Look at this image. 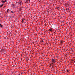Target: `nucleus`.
<instances>
[{
	"instance_id": "f257e3e1",
	"label": "nucleus",
	"mask_w": 75,
	"mask_h": 75,
	"mask_svg": "<svg viewBox=\"0 0 75 75\" xmlns=\"http://www.w3.org/2000/svg\"><path fill=\"white\" fill-rule=\"evenodd\" d=\"M56 60V59H52V62H55L56 61H55Z\"/></svg>"
},
{
	"instance_id": "f03ea898",
	"label": "nucleus",
	"mask_w": 75,
	"mask_h": 75,
	"mask_svg": "<svg viewBox=\"0 0 75 75\" xmlns=\"http://www.w3.org/2000/svg\"><path fill=\"white\" fill-rule=\"evenodd\" d=\"M49 31H50L52 32V29L51 28L49 29Z\"/></svg>"
},
{
	"instance_id": "7ed1b4c3",
	"label": "nucleus",
	"mask_w": 75,
	"mask_h": 75,
	"mask_svg": "<svg viewBox=\"0 0 75 75\" xmlns=\"http://www.w3.org/2000/svg\"><path fill=\"white\" fill-rule=\"evenodd\" d=\"M19 1H20V4H21V1H22L21 0H19Z\"/></svg>"
},
{
	"instance_id": "20e7f679",
	"label": "nucleus",
	"mask_w": 75,
	"mask_h": 75,
	"mask_svg": "<svg viewBox=\"0 0 75 75\" xmlns=\"http://www.w3.org/2000/svg\"><path fill=\"white\" fill-rule=\"evenodd\" d=\"M0 26L1 27H3V25L1 24L0 23Z\"/></svg>"
},
{
	"instance_id": "39448f33",
	"label": "nucleus",
	"mask_w": 75,
	"mask_h": 75,
	"mask_svg": "<svg viewBox=\"0 0 75 75\" xmlns=\"http://www.w3.org/2000/svg\"><path fill=\"white\" fill-rule=\"evenodd\" d=\"M24 19H22L21 22L22 23H23V21H24Z\"/></svg>"
},
{
	"instance_id": "423d86ee",
	"label": "nucleus",
	"mask_w": 75,
	"mask_h": 75,
	"mask_svg": "<svg viewBox=\"0 0 75 75\" xmlns=\"http://www.w3.org/2000/svg\"><path fill=\"white\" fill-rule=\"evenodd\" d=\"M4 5L3 4H2V5H1V6H0V7H3V6Z\"/></svg>"
},
{
	"instance_id": "0eeeda50",
	"label": "nucleus",
	"mask_w": 75,
	"mask_h": 75,
	"mask_svg": "<svg viewBox=\"0 0 75 75\" xmlns=\"http://www.w3.org/2000/svg\"><path fill=\"white\" fill-rule=\"evenodd\" d=\"M56 8L58 9V8H59V7H56Z\"/></svg>"
},
{
	"instance_id": "6e6552de",
	"label": "nucleus",
	"mask_w": 75,
	"mask_h": 75,
	"mask_svg": "<svg viewBox=\"0 0 75 75\" xmlns=\"http://www.w3.org/2000/svg\"><path fill=\"white\" fill-rule=\"evenodd\" d=\"M2 1V3H5L4 2V1Z\"/></svg>"
},
{
	"instance_id": "1a4fd4ad",
	"label": "nucleus",
	"mask_w": 75,
	"mask_h": 75,
	"mask_svg": "<svg viewBox=\"0 0 75 75\" xmlns=\"http://www.w3.org/2000/svg\"><path fill=\"white\" fill-rule=\"evenodd\" d=\"M12 5H13V6H15V4H12Z\"/></svg>"
},
{
	"instance_id": "9d476101",
	"label": "nucleus",
	"mask_w": 75,
	"mask_h": 75,
	"mask_svg": "<svg viewBox=\"0 0 75 75\" xmlns=\"http://www.w3.org/2000/svg\"><path fill=\"white\" fill-rule=\"evenodd\" d=\"M69 72V70H67V72Z\"/></svg>"
},
{
	"instance_id": "9b49d317",
	"label": "nucleus",
	"mask_w": 75,
	"mask_h": 75,
	"mask_svg": "<svg viewBox=\"0 0 75 75\" xmlns=\"http://www.w3.org/2000/svg\"><path fill=\"white\" fill-rule=\"evenodd\" d=\"M4 1L5 3V2H6V1H6V0Z\"/></svg>"
},
{
	"instance_id": "f8f14e48",
	"label": "nucleus",
	"mask_w": 75,
	"mask_h": 75,
	"mask_svg": "<svg viewBox=\"0 0 75 75\" xmlns=\"http://www.w3.org/2000/svg\"><path fill=\"white\" fill-rule=\"evenodd\" d=\"M11 13H13V11H11Z\"/></svg>"
},
{
	"instance_id": "ddd939ff",
	"label": "nucleus",
	"mask_w": 75,
	"mask_h": 75,
	"mask_svg": "<svg viewBox=\"0 0 75 75\" xmlns=\"http://www.w3.org/2000/svg\"><path fill=\"white\" fill-rule=\"evenodd\" d=\"M61 44H62V41L61 42Z\"/></svg>"
},
{
	"instance_id": "4468645a",
	"label": "nucleus",
	"mask_w": 75,
	"mask_h": 75,
	"mask_svg": "<svg viewBox=\"0 0 75 75\" xmlns=\"http://www.w3.org/2000/svg\"><path fill=\"white\" fill-rule=\"evenodd\" d=\"M12 17V16H11V17H10V18H11Z\"/></svg>"
},
{
	"instance_id": "2eb2a0df",
	"label": "nucleus",
	"mask_w": 75,
	"mask_h": 75,
	"mask_svg": "<svg viewBox=\"0 0 75 75\" xmlns=\"http://www.w3.org/2000/svg\"><path fill=\"white\" fill-rule=\"evenodd\" d=\"M42 42H43V40H42Z\"/></svg>"
},
{
	"instance_id": "dca6fc26",
	"label": "nucleus",
	"mask_w": 75,
	"mask_h": 75,
	"mask_svg": "<svg viewBox=\"0 0 75 75\" xmlns=\"http://www.w3.org/2000/svg\"><path fill=\"white\" fill-rule=\"evenodd\" d=\"M7 12H8V11H7Z\"/></svg>"
},
{
	"instance_id": "f3484780",
	"label": "nucleus",
	"mask_w": 75,
	"mask_h": 75,
	"mask_svg": "<svg viewBox=\"0 0 75 75\" xmlns=\"http://www.w3.org/2000/svg\"><path fill=\"white\" fill-rule=\"evenodd\" d=\"M2 51L3 52V51H4V50H2Z\"/></svg>"
},
{
	"instance_id": "a211bd4d",
	"label": "nucleus",
	"mask_w": 75,
	"mask_h": 75,
	"mask_svg": "<svg viewBox=\"0 0 75 75\" xmlns=\"http://www.w3.org/2000/svg\"><path fill=\"white\" fill-rule=\"evenodd\" d=\"M1 2H3V1H1Z\"/></svg>"
},
{
	"instance_id": "6ab92c4d",
	"label": "nucleus",
	"mask_w": 75,
	"mask_h": 75,
	"mask_svg": "<svg viewBox=\"0 0 75 75\" xmlns=\"http://www.w3.org/2000/svg\"><path fill=\"white\" fill-rule=\"evenodd\" d=\"M30 0H29V1H30Z\"/></svg>"
}]
</instances>
